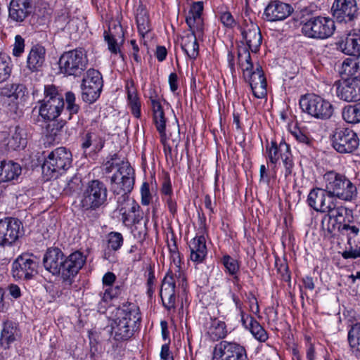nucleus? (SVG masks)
Segmentation results:
<instances>
[{"label":"nucleus","mask_w":360,"mask_h":360,"mask_svg":"<svg viewBox=\"0 0 360 360\" xmlns=\"http://www.w3.org/2000/svg\"><path fill=\"white\" fill-rule=\"evenodd\" d=\"M1 95L13 100H22L27 95L26 86L22 84H11L2 89Z\"/></svg>","instance_id":"32"},{"label":"nucleus","mask_w":360,"mask_h":360,"mask_svg":"<svg viewBox=\"0 0 360 360\" xmlns=\"http://www.w3.org/2000/svg\"><path fill=\"white\" fill-rule=\"evenodd\" d=\"M213 360H248L246 349L235 342L222 340L213 350Z\"/></svg>","instance_id":"14"},{"label":"nucleus","mask_w":360,"mask_h":360,"mask_svg":"<svg viewBox=\"0 0 360 360\" xmlns=\"http://www.w3.org/2000/svg\"><path fill=\"white\" fill-rule=\"evenodd\" d=\"M96 139L97 134L92 132H88L82 138V148L84 150L89 148L90 146H93L94 141H96Z\"/></svg>","instance_id":"60"},{"label":"nucleus","mask_w":360,"mask_h":360,"mask_svg":"<svg viewBox=\"0 0 360 360\" xmlns=\"http://www.w3.org/2000/svg\"><path fill=\"white\" fill-rule=\"evenodd\" d=\"M338 224L330 219L328 216H324L321 221V228L327 233H332L336 229Z\"/></svg>","instance_id":"57"},{"label":"nucleus","mask_w":360,"mask_h":360,"mask_svg":"<svg viewBox=\"0 0 360 360\" xmlns=\"http://www.w3.org/2000/svg\"><path fill=\"white\" fill-rule=\"evenodd\" d=\"M337 96L347 102H356L360 100V80H354L349 77H342V81L336 82Z\"/></svg>","instance_id":"18"},{"label":"nucleus","mask_w":360,"mask_h":360,"mask_svg":"<svg viewBox=\"0 0 360 360\" xmlns=\"http://www.w3.org/2000/svg\"><path fill=\"white\" fill-rule=\"evenodd\" d=\"M340 73L341 77L348 76L354 80H360V59H346L342 64Z\"/></svg>","instance_id":"31"},{"label":"nucleus","mask_w":360,"mask_h":360,"mask_svg":"<svg viewBox=\"0 0 360 360\" xmlns=\"http://www.w3.org/2000/svg\"><path fill=\"white\" fill-rule=\"evenodd\" d=\"M127 96L132 114L139 118L141 116V103L136 92L128 89Z\"/></svg>","instance_id":"46"},{"label":"nucleus","mask_w":360,"mask_h":360,"mask_svg":"<svg viewBox=\"0 0 360 360\" xmlns=\"http://www.w3.org/2000/svg\"><path fill=\"white\" fill-rule=\"evenodd\" d=\"M64 255L58 248H49L43 259L45 269L53 275H59Z\"/></svg>","instance_id":"24"},{"label":"nucleus","mask_w":360,"mask_h":360,"mask_svg":"<svg viewBox=\"0 0 360 360\" xmlns=\"http://www.w3.org/2000/svg\"><path fill=\"white\" fill-rule=\"evenodd\" d=\"M46 51L44 46L40 44L33 45L27 55L26 68L31 72H38L43 70L46 65Z\"/></svg>","instance_id":"21"},{"label":"nucleus","mask_w":360,"mask_h":360,"mask_svg":"<svg viewBox=\"0 0 360 360\" xmlns=\"http://www.w3.org/2000/svg\"><path fill=\"white\" fill-rule=\"evenodd\" d=\"M87 58L83 49H75L63 53L59 59V68L67 75L79 76L86 69Z\"/></svg>","instance_id":"7"},{"label":"nucleus","mask_w":360,"mask_h":360,"mask_svg":"<svg viewBox=\"0 0 360 360\" xmlns=\"http://www.w3.org/2000/svg\"><path fill=\"white\" fill-rule=\"evenodd\" d=\"M175 279L172 274L167 273L162 280L160 292L162 304L167 310L175 309Z\"/></svg>","instance_id":"20"},{"label":"nucleus","mask_w":360,"mask_h":360,"mask_svg":"<svg viewBox=\"0 0 360 360\" xmlns=\"http://www.w3.org/2000/svg\"><path fill=\"white\" fill-rule=\"evenodd\" d=\"M108 189L99 180H91L86 186L81 197L79 207L83 217L93 221L98 219V210L107 202Z\"/></svg>","instance_id":"4"},{"label":"nucleus","mask_w":360,"mask_h":360,"mask_svg":"<svg viewBox=\"0 0 360 360\" xmlns=\"http://www.w3.org/2000/svg\"><path fill=\"white\" fill-rule=\"evenodd\" d=\"M222 263L228 273L231 275H235L239 270L238 262L229 255H224L223 257Z\"/></svg>","instance_id":"49"},{"label":"nucleus","mask_w":360,"mask_h":360,"mask_svg":"<svg viewBox=\"0 0 360 360\" xmlns=\"http://www.w3.org/2000/svg\"><path fill=\"white\" fill-rule=\"evenodd\" d=\"M123 286L122 285H117L115 286H110L105 289L107 294L113 299L120 296L122 292Z\"/></svg>","instance_id":"62"},{"label":"nucleus","mask_w":360,"mask_h":360,"mask_svg":"<svg viewBox=\"0 0 360 360\" xmlns=\"http://www.w3.org/2000/svg\"><path fill=\"white\" fill-rule=\"evenodd\" d=\"M102 87L101 74L96 70L89 69L84 76L81 84L82 100L89 103L95 102L100 96Z\"/></svg>","instance_id":"11"},{"label":"nucleus","mask_w":360,"mask_h":360,"mask_svg":"<svg viewBox=\"0 0 360 360\" xmlns=\"http://www.w3.org/2000/svg\"><path fill=\"white\" fill-rule=\"evenodd\" d=\"M202 11V2H195L191 6L186 18V22L189 27L191 33L186 34L181 37V46L183 51L191 59H195L198 56L199 45L197 39L202 37L203 35Z\"/></svg>","instance_id":"3"},{"label":"nucleus","mask_w":360,"mask_h":360,"mask_svg":"<svg viewBox=\"0 0 360 360\" xmlns=\"http://www.w3.org/2000/svg\"><path fill=\"white\" fill-rule=\"evenodd\" d=\"M326 189H321L319 188L312 189L307 198V202L309 205L315 211L319 212V207L322 204H324V194H326Z\"/></svg>","instance_id":"38"},{"label":"nucleus","mask_w":360,"mask_h":360,"mask_svg":"<svg viewBox=\"0 0 360 360\" xmlns=\"http://www.w3.org/2000/svg\"><path fill=\"white\" fill-rule=\"evenodd\" d=\"M127 165L130 168H132L128 162H124V160H121L119 158L117 153H114L113 155H110L106 158V162L104 165V170L106 173H110L112 171L114 168H117V172L111 177V180L114 176H117L115 179V183H118L122 181V176L120 175L121 168L124 166V165Z\"/></svg>","instance_id":"30"},{"label":"nucleus","mask_w":360,"mask_h":360,"mask_svg":"<svg viewBox=\"0 0 360 360\" xmlns=\"http://www.w3.org/2000/svg\"><path fill=\"white\" fill-rule=\"evenodd\" d=\"M82 187V181L80 176L75 174L67 183L64 189L66 194L72 195L77 193Z\"/></svg>","instance_id":"45"},{"label":"nucleus","mask_w":360,"mask_h":360,"mask_svg":"<svg viewBox=\"0 0 360 360\" xmlns=\"http://www.w3.org/2000/svg\"><path fill=\"white\" fill-rule=\"evenodd\" d=\"M25 133L23 129L19 126L15 127L14 132L9 139L7 145L12 150L23 148L27 143Z\"/></svg>","instance_id":"37"},{"label":"nucleus","mask_w":360,"mask_h":360,"mask_svg":"<svg viewBox=\"0 0 360 360\" xmlns=\"http://www.w3.org/2000/svg\"><path fill=\"white\" fill-rule=\"evenodd\" d=\"M33 11L32 0H12L9 6V18L13 21H24Z\"/></svg>","instance_id":"23"},{"label":"nucleus","mask_w":360,"mask_h":360,"mask_svg":"<svg viewBox=\"0 0 360 360\" xmlns=\"http://www.w3.org/2000/svg\"><path fill=\"white\" fill-rule=\"evenodd\" d=\"M302 34L312 39H324L330 37L335 30V22L328 17H311L302 25Z\"/></svg>","instance_id":"8"},{"label":"nucleus","mask_w":360,"mask_h":360,"mask_svg":"<svg viewBox=\"0 0 360 360\" xmlns=\"http://www.w3.org/2000/svg\"><path fill=\"white\" fill-rule=\"evenodd\" d=\"M25 40L20 35H16L13 49V54L15 57H19L24 52Z\"/></svg>","instance_id":"56"},{"label":"nucleus","mask_w":360,"mask_h":360,"mask_svg":"<svg viewBox=\"0 0 360 360\" xmlns=\"http://www.w3.org/2000/svg\"><path fill=\"white\" fill-rule=\"evenodd\" d=\"M22 172L21 166L11 160L0 162V182H7L18 178Z\"/></svg>","instance_id":"27"},{"label":"nucleus","mask_w":360,"mask_h":360,"mask_svg":"<svg viewBox=\"0 0 360 360\" xmlns=\"http://www.w3.org/2000/svg\"><path fill=\"white\" fill-rule=\"evenodd\" d=\"M241 34L249 49L253 53L257 52L262 41V34L258 25L250 22L243 29Z\"/></svg>","instance_id":"25"},{"label":"nucleus","mask_w":360,"mask_h":360,"mask_svg":"<svg viewBox=\"0 0 360 360\" xmlns=\"http://www.w3.org/2000/svg\"><path fill=\"white\" fill-rule=\"evenodd\" d=\"M238 65L243 72L244 77H246L247 73L251 72L253 68L249 49L245 46L240 47L238 51Z\"/></svg>","instance_id":"34"},{"label":"nucleus","mask_w":360,"mask_h":360,"mask_svg":"<svg viewBox=\"0 0 360 360\" xmlns=\"http://www.w3.org/2000/svg\"><path fill=\"white\" fill-rule=\"evenodd\" d=\"M64 107V99L54 86L45 87V98L39 108V115L45 120H53Z\"/></svg>","instance_id":"9"},{"label":"nucleus","mask_w":360,"mask_h":360,"mask_svg":"<svg viewBox=\"0 0 360 360\" xmlns=\"http://www.w3.org/2000/svg\"><path fill=\"white\" fill-rule=\"evenodd\" d=\"M345 259H356L360 257V248H352L345 250L342 254Z\"/></svg>","instance_id":"63"},{"label":"nucleus","mask_w":360,"mask_h":360,"mask_svg":"<svg viewBox=\"0 0 360 360\" xmlns=\"http://www.w3.org/2000/svg\"><path fill=\"white\" fill-rule=\"evenodd\" d=\"M300 106L303 112L321 120L330 118L333 114V105L327 100L316 94H306L301 97Z\"/></svg>","instance_id":"6"},{"label":"nucleus","mask_w":360,"mask_h":360,"mask_svg":"<svg viewBox=\"0 0 360 360\" xmlns=\"http://www.w3.org/2000/svg\"><path fill=\"white\" fill-rule=\"evenodd\" d=\"M291 134L298 142L305 144L308 146H311L313 139L302 131H301L300 129H295L291 131Z\"/></svg>","instance_id":"54"},{"label":"nucleus","mask_w":360,"mask_h":360,"mask_svg":"<svg viewBox=\"0 0 360 360\" xmlns=\"http://www.w3.org/2000/svg\"><path fill=\"white\" fill-rule=\"evenodd\" d=\"M85 262V256L79 251L72 253L65 259H63L60 271L63 280L68 285H71L72 278L82 268Z\"/></svg>","instance_id":"17"},{"label":"nucleus","mask_w":360,"mask_h":360,"mask_svg":"<svg viewBox=\"0 0 360 360\" xmlns=\"http://www.w3.org/2000/svg\"><path fill=\"white\" fill-rule=\"evenodd\" d=\"M23 227L20 220L15 218L0 219V246H10L22 233Z\"/></svg>","instance_id":"16"},{"label":"nucleus","mask_w":360,"mask_h":360,"mask_svg":"<svg viewBox=\"0 0 360 360\" xmlns=\"http://www.w3.org/2000/svg\"><path fill=\"white\" fill-rule=\"evenodd\" d=\"M123 243V237L121 233L111 232L108 236V247L114 251L120 248Z\"/></svg>","instance_id":"47"},{"label":"nucleus","mask_w":360,"mask_h":360,"mask_svg":"<svg viewBox=\"0 0 360 360\" xmlns=\"http://www.w3.org/2000/svg\"><path fill=\"white\" fill-rule=\"evenodd\" d=\"M247 77L254 96L257 98L265 97L267 94L266 80L262 67L258 65L254 71L247 73Z\"/></svg>","instance_id":"22"},{"label":"nucleus","mask_w":360,"mask_h":360,"mask_svg":"<svg viewBox=\"0 0 360 360\" xmlns=\"http://www.w3.org/2000/svg\"><path fill=\"white\" fill-rule=\"evenodd\" d=\"M150 99L152 105L153 122L160 134V136H162L163 140L165 139V134H166V118L165 117V112L162 106L158 100L153 98L152 96H150Z\"/></svg>","instance_id":"28"},{"label":"nucleus","mask_w":360,"mask_h":360,"mask_svg":"<svg viewBox=\"0 0 360 360\" xmlns=\"http://www.w3.org/2000/svg\"><path fill=\"white\" fill-rule=\"evenodd\" d=\"M38 263L33 255H19L12 264V275L16 280H30L37 274Z\"/></svg>","instance_id":"13"},{"label":"nucleus","mask_w":360,"mask_h":360,"mask_svg":"<svg viewBox=\"0 0 360 360\" xmlns=\"http://www.w3.org/2000/svg\"><path fill=\"white\" fill-rule=\"evenodd\" d=\"M331 141L333 148L340 153H351L359 144L357 134L348 128L336 129Z\"/></svg>","instance_id":"12"},{"label":"nucleus","mask_w":360,"mask_h":360,"mask_svg":"<svg viewBox=\"0 0 360 360\" xmlns=\"http://www.w3.org/2000/svg\"><path fill=\"white\" fill-rule=\"evenodd\" d=\"M331 13L337 22L352 23L359 16V8L356 0H334Z\"/></svg>","instance_id":"15"},{"label":"nucleus","mask_w":360,"mask_h":360,"mask_svg":"<svg viewBox=\"0 0 360 360\" xmlns=\"http://www.w3.org/2000/svg\"><path fill=\"white\" fill-rule=\"evenodd\" d=\"M333 197H335L333 195H330L328 191H326V194H324V204H322L319 207V212L323 213H327L328 211L331 210L336 205L333 202Z\"/></svg>","instance_id":"55"},{"label":"nucleus","mask_w":360,"mask_h":360,"mask_svg":"<svg viewBox=\"0 0 360 360\" xmlns=\"http://www.w3.org/2000/svg\"><path fill=\"white\" fill-rule=\"evenodd\" d=\"M104 33L120 39L121 44L124 42V31L120 22H113L110 23L108 31H105Z\"/></svg>","instance_id":"48"},{"label":"nucleus","mask_w":360,"mask_h":360,"mask_svg":"<svg viewBox=\"0 0 360 360\" xmlns=\"http://www.w3.org/2000/svg\"><path fill=\"white\" fill-rule=\"evenodd\" d=\"M326 189L330 195L343 200H352L356 197L357 189L345 176L333 171L323 176Z\"/></svg>","instance_id":"5"},{"label":"nucleus","mask_w":360,"mask_h":360,"mask_svg":"<svg viewBox=\"0 0 360 360\" xmlns=\"http://www.w3.org/2000/svg\"><path fill=\"white\" fill-rule=\"evenodd\" d=\"M18 335V329L12 322L4 323L1 334V345L8 348L9 345L16 340Z\"/></svg>","instance_id":"33"},{"label":"nucleus","mask_w":360,"mask_h":360,"mask_svg":"<svg viewBox=\"0 0 360 360\" xmlns=\"http://www.w3.org/2000/svg\"><path fill=\"white\" fill-rule=\"evenodd\" d=\"M141 319L139 307L133 302H126L115 309V317L110 322L111 336L117 341L130 339L137 329L136 323Z\"/></svg>","instance_id":"2"},{"label":"nucleus","mask_w":360,"mask_h":360,"mask_svg":"<svg viewBox=\"0 0 360 360\" xmlns=\"http://www.w3.org/2000/svg\"><path fill=\"white\" fill-rule=\"evenodd\" d=\"M339 47L347 55L360 56V29L350 32Z\"/></svg>","instance_id":"26"},{"label":"nucleus","mask_w":360,"mask_h":360,"mask_svg":"<svg viewBox=\"0 0 360 360\" xmlns=\"http://www.w3.org/2000/svg\"><path fill=\"white\" fill-rule=\"evenodd\" d=\"M122 181L115 183L116 176L112 179L111 190L114 194L120 195L117 198V210L122 217L124 224L139 223L142 219L141 207L134 200L129 198L128 193L131 191L134 185V170L127 165L120 169Z\"/></svg>","instance_id":"1"},{"label":"nucleus","mask_w":360,"mask_h":360,"mask_svg":"<svg viewBox=\"0 0 360 360\" xmlns=\"http://www.w3.org/2000/svg\"><path fill=\"white\" fill-rule=\"evenodd\" d=\"M101 300L98 304V310L99 312L104 313L107 309L109 302L112 300L110 295L107 294L105 290L103 294H101Z\"/></svg>","instance_id":"59"},{"label":"nucleus","mask_w":360,"mask_h":360,"mask_svg":"<svg viewBox=\"0 0 360 360\" xmlns=\"http://www.w3.org/2000/svg\"><path fill=\"white\" fill-rule=\"evenodd\" d=\"M293 11L294 9L290 4L275 0L267 5L264 16L267 21H280L287 18Z\"/></svg>","instance_id":"19"},{"label":"nucleus","mask_w":360,"mask_h":360,"mask_svg":"<svg viewBox=\"0 0 360 360\" xmlns=\"http://www.w3.org/2000/svg\"><path fill=\"white\" fill-rule=\"evenodd\" d=\"M281 158L285 167V177L287 178L292 174L294 163L290 150L287 153L281 154Z\"/></svg>","instance_id":"52"},{"label":"nucleus","mask_w":360,"mask_h":360,"mask_svg":"<svg viewBox=\"0 0 360 360\" xmlns=\"http://www.w3.org/2000/svg\"><path fill=\"white\" fill-rule=\"evenodd\" d=\"M103 37L105 41L108 44V49L112 54L120 53L121 57H123V54L121 53L120 47L118 43V39L113 38L112 36H109L107 33H103Z\"/></svg>","instance_id":"51"},{"label":"nucleus","mask_w":360,"mask_h":360,"mask_svg":"<svg viewBox=\"0 0 360 360\" xmlns=\"http://www.w3.org/2000/svg\"><path fill=\"white\" fill-rule=\"evenodd\" d=\"M227 333L224 322L214 319L210 326L207 334L213 341H217L226 337Z\"/></svg>","instance_id":"39"},{"label":"nucleus","mask_w":360,"mask_h":360,"mask_svg":"<svg viewBox=\"0 0 360 360\" xmlns=\"http://www.w3.org/2000/svg\"><path fill=\"white\" fill-rule=\"evenodd\" d=\"M220 20L221 23L227 27H232L235 24V20L231 15V13L229 11H226L221 13L220 15Z\"/></svg>","instance_id":"61"},{"label":"nucleus","mask_w":360,"mask_h":360,"mask_svg":"<svg viewBox=\"0 0 360 360\" xmlns=\"http://www.w3.org/2000/svg\"><path fill=\"white\" fill-rule=\"evenodd\" d=\"M72 155L65 147H58L45 158L42 169L51 174H61L71 167Z\"/></svg>","instance_id":"10"},{"label":"nucleus","mask_w":360,"mask_h":360,"mask_svg":"<svg viewBox=\"0 0 360 360\" xmlns=\"http://www.w3.org/2000/svg\"><path fill=\"white\" fill-rule=\"evenodd\" d=\"M347 210L342 206L332 208L325 216L330 217V219L334 221L335 223L342 225L344 221V215L347 213Z\"/></svg>","instance_id":"44"},{"label":"nucleus","mask_w":360,"mask_h":360,"mask_svg":"<svg viewBox=\"0 0 360 360\" xmlns=\"http://www.w3.org/2000/svg\"><path fill=\"white\" fill-rule=\"evenodd\" d=\"M116 276L112 272H107L103 277V283L104 285L110 287L115 281Z\"/></svg>","instance_id":"64"},{"label":"nucleus","mask_w":360,"mask_h":360,"mask_svg":"<svg viewBox=\"0 0 360 360\" xmlns=\"http://www.w3.org/2000/svg\"><path fill=\"white\" fill-rule=\"evenodd\" d=\"M191 250V259L192 261L200 263L207 255L205 238L203 236L194 238L189 245Z\"/></svg>","instance_id":"29"},{"label":"nucleus","mask_w":360,"mask_h":360,"mask_svg":"<svg viewBox=\"0 0 360 360\" xmlns=\"http://www.w3.org/2000/svg\"><path fill=\"white\" fill-rule=\"evenodd\" d=\"M46 127V136L53 141L59 140L58 137L66 124L65 120H51Z\"/></svg>","instance_id":"42"},{"label":"nucleus","mask_w":360,"mask_h":360,"mask_svg":"<svg viewBox=\"0 0 360 360\" xmlns=\"http://www.w3.org/2000/svg\"><path fill=\"white\" fill-rule=\"evenodd\" d=\"M76 97L74 93L72 91H68L65 94V101L67 103V110L70 113L69 119L71 118V115L77 114L79 112V106L75 103Z\"/></svg>","instance_id":"50"},{"label":"nucleus","mask_w":360,"mask_h":360,"mask_svg":"<svg viewBox=\"0 0 360 360\" xmlns=\"http://www.w3.org/2000/svg\"><path fill=\"white\" fill-rule=\"evenodd\" d=\"M247 319H250L249 330L252 335L259 342H265L268 335L264 328L252 316H247Z\"/></svg>","instance_id":"41"},{"label":"nucleus","mask_w":360,"mask_h":360,"mask_svg":"<svg viewBox=\"0 0 360 360\" xmlns=\"http://www.w3.org/2000/svg\"><path fill=\"white\" fill-rule=\"evenodd\" d=\"M338 231L343 235H347L348 237V241L352 237H354L358 235L359 229L354 225H350L349 224L344 223L342 225H338Z\"/></svg>","instance_id":"53"},{"label":"nucleus","mask_w":360,"mask_h":360,"mask_svg":"<svg viewBox=\"0 0 360 360\" xmlns=\"http://www.w3.org/2000/svg\"><path fill=\"white\" fill-rule=\"evenodd\" d=\"M141 203L143 205H148L150 202L151 195L148 183H143L141 188Z\"/></svg>","instance_id":"58"},{"label":"nucleus","mask_w":360,"mask_h":360,"mask_svg":"<svg viewBox=\"0 0 360 360\" xmlns=\"http://www.w3.org/2000/svg\"><path fill=\"white\" fill-rule=\"evenodd\" d=\"M289 150L290 146L285 141H281L278 146L276 141H271V147H266L268 157L272 164H276L281 158V154L287 153Z\"/></svg>","instance_id":"36"},{"label":"nucleus","mask_w":360,"mask_h":360,"mask_svg":"<svg viewBox=\"0 0 360 360\" xmlns=\"http://www.w3.org/2000/svg\"><path fill=\"white\" fill-rule=\"evenodd\" d=\"M342 115L343 119L348 123L360 122V103L345 107Z\"/></svg>","instance_id":"40"},{"label":"nucleus","mask_w":360,"mask_h":360,"mask_svg":"<svg viewBox=\"0 0 360 360\" xmlns=\"http://www.w3.org/2000/svg\"><path fill=\"white\" fill-rule=\"evenodd\" d=\"M136 24L139 34L144 37L150 31V24L147 11L142 7H139L136 11Z\"/></svg>","instance_id":"35"},{"label":"nucleus","mask_w":360,"mask_h":360,"mask_svg":"<svg viewBox=\"0 0 360 360\" xmlns=\"http://www.w3.org/2000/svg\"><path fill=\"white\" fill-rule=\"evenodd\" d=\"M12 71L11 60L6 55L0 54V83L6 82L11 76Z\"/></svg>","instance_id":"43"}]
</instances>
